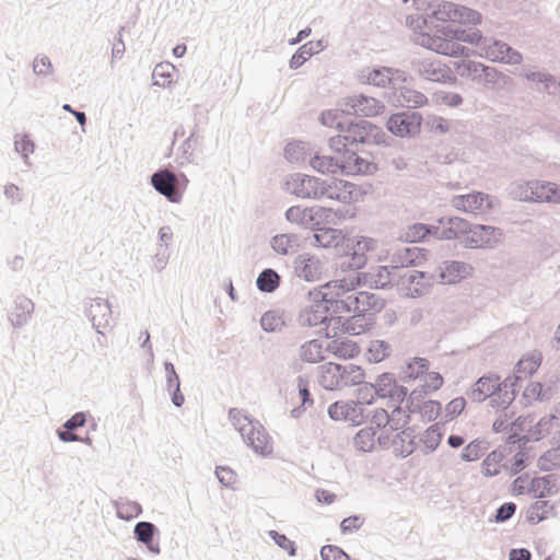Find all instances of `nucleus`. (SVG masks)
I'll use <instances>...</instances> for the list:
<instances>
[{
	"label": "nucleus",
	"mask_w": 560,
	"mask_h": 560,
	"mask_svg": "<svg viewBox=\"0 0 560 560\" xmlns=\"http://www.w3.org/2000/svg\"><path fill=\"white\" fill-rule=\"evenodd\" d=\"M559 381V377L556 376L555 381H550V384L544 388V385L539 382H532L529 383L524 392H523V398L530 402L532 400H549L553 396V385Z\"/></svg>",
	"instance_id": "obj_37"
},
{
	"label": "nucleus",
	"mask_w": 560,
	"mask_h": 560,
	"mask_svg": "<svg viewBox=\"0 0 560 560\" xmlns=\"http://www.w3.org/2000/svg\"><path fill=\"white\" fill-rule=\"evenodd\" d=\"M353 315L343 318L341 323L342 329L349 335H360L365 332L374 325V319L371 313L362 314L360 312H351Z\"/></svg>",
	"instance_id": "obj_31"
},
{
	"label": "nucleus",
	"mask_w": 560,
	"mask_h": 560,
	"mask_svg": "<svg viewBox=\"0 0 560 560\" xmlns=\"http://www.w3.org/2000/svg\"><path fill=\"white\" fill-rule=\"evenodd\" d=\"M525 78L537 84L538 90H544L549 94H557L560 91V82L556 78L547 72L542 71H528L525 73Z\"/></svg>",
	"instance_id": "obj_39"
},
{
	"label": "nucleus",
	"mask_w": 560,
	"mask_h": 560,
	"mask_svg": "<svg viewBox=\"0 0 560 560\" xmlns=\"http://www.w3.org/2000/svg\"><path fill=\"white\" fill-rule=\"evenodd\" d=\"M393 270L392 266H376L368 272H359L357 283L375 290L390 288L395 277Z\"/></svg>",
	"instance_id": "obj_20"
},
{
	"label": "nucleus",
	"mask_w": 560,
	"mask_h": 560,
	"mask_svg": "<svg viewBox=\"0 0 560 560\" xmlns=\"http://www.w3.org/2000/svg\"><path fill=\"white\" fill-rule=\"evenodd\" d=\"M351 115V112L347 109H328L320 114L319 121L327 127L336 128L339 132H343V127Z\"/></svg>",
	"instance_id": "obj_41"
},
{
	"label": "nucleus",
	"mask_w": 560,
	"mask_h": 560,
	"mask_svg": "<svg viewBox=\"0 0 560 560\" xmlns=\"http://www.w3.org/2000/svg\"><path fill=\"white\" fill-rule=\"evenodd\" d=\"M532 447L520 444V450L513 456V462L510 467V476H515L521 472L533 460L534 455L530 454Z\"/></svg>",
	"instance_id": "obj_53"
},
{
	"label": "nucleus",
	"mask_w": 560,
	"mask_h": 560,
	"mask_svg": "<svg viewBox=\"0 0 560 560\" xmlns=\"http://www.w3.org/2000/svg\"><path fill=\"white\" fill-rule=\"evenodd\" d=\"M32 70L35 75L43 78H50L55 72L50 58L44 54H38L34 58Z\"/></svg>",
	"instance_id": "obj_61"
},
{
	"label": "nucleus",
	"mask_w": 560,
	"mask_h": 560,
	"mask_svg": "<svg viewBox=\"0 0 560 560\" xmlns=\"http://www.w3.org/2000/svg\"><path fill=\"white\" fill-rule=\"evenodd\" d=\"M502 230L492 225L472 224L468 234L460 240L466 248H493L502 240Z\"/></svg>",
	"instance_id": "obj_10"
},
{
	"label": "nucleus",
	"mask_w": 560,
	"mask_h": 560,
	"mask_svg": "<svg viewBox=\"0 0 560 560\" xmlns=\"http://www.w3.org/2000/svg\"><path fill=\"white\" fill-rule=\"evenodd\" d=\"M430 368V362L425 358L416 357L412 361L406 364L404 370V380H416L422 374L427 373Z\"/></svg>",
	"instance_id": "obj_54"
},
{
	"label": "nucleus",
	"mask_w": 560,
	"mask_h": 560,
	"mask_svg": "<svg viewBox=\"0 0 560 560\" xmlns=\"http://www.w3.org/2000/svg\"><path fill=\"white\" fill-rule=\"evenodd\" d=\"M452 206L464 212L477 213L490 209L491 200L489 195L475 191L468 195L455 196L452 199Z\"/></svg>",
	"instance_id": "obj_22"
},
{
	"label": "nucleus",
	"mask_w": 560,
	"mask_h": 560,
	"mask_svg": "<svg viewBox=\"0 0 560 560\" xmlns=\"http://www.w3.org/2000/svg\"><path fill=\"white\" fill-rule=\"evenodd\" d=\"M390 351V346L384 340H372L366 351V359L370 363L383 361Z\"/></svg>",
	"instance_id": "obj_57"
},
{
	"label": "nucleus",
	"mask_w": 560,
	"mask_h": 560,
	"mask_svg": "<svg viewBox=\"0 0 560 560\" xmlns=\"http://www.w3.org/2000/svg\"><path fill=\"white\" fill-rule=\"evenodd\" d=\"M260 326L266 332H275L284 326L283 316L278 311H268L260 318Z\"/></svg>",
	"instance_id": "obj_60"
},
{
	"label": "nucleus",
	"mask_w": 560,
	"mask_h": 560,
	"mask_svg": "<svg viewBox=\"0 0 560 560\" xmlns=\"http://www.w3.org/2000/svg\"><path fill=\"white\" fill-rule=\"evenodd\" d=\"M182 182L184 184L188 182L185 174L180 173L177 175L166 168L158 170L151 175V185L153 188L171 202H178L182 199Z\"/></svg>",
	"instance_id": "obj_9"
},
{
	"label": "nucleus",
	"mask_w": 560,
	"mask_h": 560,
	"mask_svg": "<svg viewBox=\"0 0 560 560\" xmlns=\"http://www.w3.org/2000/svg\"><path fill=\"white\" fill-rule=\"evenodd\" d=\"M394 72H398V70H394L389 67H378L370 70L368 74H360L359 81L378 88H386L392 82Z\"/></svg>",
	"instance_id": "obj_36"
},
{
	"label": "nucleus",
	"mask_w": 560,
	"mask_h": 560,
	"mask_svg": "<svg viewBox=\"0 0 560 560\" xmlns=\"http://www.w3.org/2000/svg\"><path fill=\"white\" fill-rule=\"evenodd\" d=\"M160 536V529L158 526L151 522L141 521L138 522L133 527V537L135 539L143 544L147 549L154 555L161 553V547L158 541Z\"/></svg>",
	"instance_id": "obj_25"
},
{
	"label": "nucleus",
	"mask_w": 560,
	"mask_h": 560,
	"mask_svg": "<svg viewBox=\"0 0 560 560\" xmlns=\"http://www.w3.org/2000/svg\"><path fill=\"white\" fill-rule=\"evenodd\" d=\"M400 97L410 108H418L428 103V97L422 92L408 88L400 90Z\"/></svg>",
	"instance_id": "obj_63"
},
{
	"label": "nucleus",
	"mask_w": 560,
	"mask_h": 560,
	"mask_svg": "<svg viewBox=\"0 0 560 560\" xmlns=\"http://www.w3.org/2000/svg\"><path fill=\"white\" fill-rule=\"evenodd\" d=\"M313 244L323 248L339 246L343 241L341 230L322 225L313 234Z\"/></svg>",
	"instance_id": "obj_34"
},
{
	"label": "nucleus",
	"mask_w": 560,
	"mask_h": 560,
	"mask_svg": "<svg viewBox=\"0 0 560 560\" xmlns=\"http://www.w3.org/2000/svg\"><path fill=\"white\" fill-rule=\"evenodd\" d=\"M417 44L435 51L440 55L457 57L465 54L466 47L462 46L457 42L448 40L440 36H432L429 34H421L417 38Z\"/></svg>",
	"instance_id": "obj_19"
},
{
	"label": "nucleus",
	"mask_w": 560,
	"mask_h": 560,
	"mask_svg": "<svg viewBox=\"0 0 560 560\" xmlns=\"http://www.w3.org/2000/svg\"><path fill=\"white\" fill-rule=\"evenodd\" d=\"M303 320L308 326H318L326 324L330 319L325 305H322V302L312 301L311 311L306 314V317L303 316Z\"/></svg>",
	"instance_id": "obj_56"
},
{
	"label": "nucleus",
	"mask_w": 560,
	"mask_h": 560,
	"mask_svg": "<svg viewBox=\"0 0 560 560\" xmlns=\"http://www.w3.org/2000/svg\"><path fill=\"white\" fill-rule=\"evenodd\" d=\"M310 165L319 173H337L341 172V156L314 155Z\"/></svg>",
	"instance_id": "obj_42"
},
{
	"label": "nucleus",
	"mask_w": 560,
	"mask_h": 560,
	"mask_svg": "<svg viewBox=\"0 0 560 560\" xmlns=\"http://www.w3.org/2000/svg\"><path fill=\"white\" fill-rule=\"evenodd\" d=\"M335 217L336 212L331 208L317 205L312 207L292 206L285 211V219L290 223L314 232L322 225L335 223Z\"/></svg>",
	"instance_id": "obj_5"
},
{
	"label": "nucleus",
	"mask_w": 560,
	"mask_h": 560,
	"mask_svg": "<svg viewBox=\"0 0 560 560\" xmlns=\"http://www.w3.org/2000/svg\"><path fill=\"white\" fill-rule=\"evenodd\" d=\"M324 49L322 40L307 42L306 44L299 47V49L292 55L289 66L291 69H298L303 66L313 55L320 52Z\"/></svg>",
	"instance_id": "obj_38"
},
{
	"label": "nucleus",
	"mask_w": 560,
	"mask_h": 560,
	"mask_svg": "<svg viewBox=\"0 0 560 560\" xmlns=\"http://www.w3.org/2000/svg\"><path fill=\"white\" fill-rule=\"evenodd\" d=\"M346 106L351 115L361 117H375L385 109L384 103L364 94L352 95L346 98Z\"/></svg>",
	"instance_id": "obj_18"
},
{
	"label": "nucleus",
	"mask_w": 560,
	"mask_h": 560,
	"mask_svg": "<svg viewBox=\"0 0 560 560\" xmlns=\"http://www.w3.org/2000/svg\"><path fill=\"white\" fill-rule=\"evenodd\" d=\"M377 171L375 163L361 158L358 153L352 151H346L341 156V173L346 175H371Z\"/></svg>",
	"instance_id": "obj_24"
},
{
	"label": "nucleus",
	"mask_w": 560,
	"mask_h": 560,
	"mask_svg": "<svg viewBox=\"0 0 560 560\" xmlns=\"http://www.w3.org/2000/svg\"><path fill=\"white\" fill-rule=\"evenodd\" d=\"M373 384L380 398H389L393 402L401 404L408 396L407 387L398 385L393 373L380 374Z\"/></svg>",
	"instance_id": "obj_15"
},
{
	"label": "nucleus",
	"mask_w": 560,
	"mask_h": 560,
	"mask_svg": "<svg viewBox=\"0 0 560 560\" xmlns=\"http://www.w3.org/2000/svg\"><path fill=\"white\" fill-rule=\"evenodd\" d=\"M442 436L443 434L439 428V424L429 427L421 438V442L424 444L425 448L424 454L434 452L440 445Z\"/></svg>",
	"instance_id": "obj_58"
},
{
	"label": "nucleus",
	"mask_w": 560,
	"mask_h": 560,
	"mask_svg": "<svg viewBox=\"0 0 560 560\" xmlns=\"http://www.w3.org/2000/svg\"><path fill=\"white\" fill-rule=\"evenodd\" d=\"M343 128L351 147L358 144L389 145L393 141L392 137L380 126L363 118L354 119L350 116Z\"/></svg>",
	"instance_id": "obj_4"
},
{
	"label": "nucleus",
	"mask_w": 560,
	"mask_h": 560,
	"mask_svg": "<svg viewBox=\"0 0 560 560\" xmlns=\"http://www.w3.org/2000/svg\"><path fill=\"white\" fill-rule=\"evenodd\" d=\"M35 305L31 299L25 295H18L14 300V306L9 314V320L14 328L25 326L32 318Z\"/></svg>",
	"instance_id": "obj_27"
},
{
	"label": "nucleus",
	"mask_w": 560,
	"mask_h": 560,
	"mask_svg": "<svg viewBox=\"0 0 560 560\" xmlns=\"http://www.w3.org/2000/svg\"><path fill=\"white\" fill-rule=\"evenodd\" d=\"M298 241L296 234H277L270 240V246L279 255H288Z\"/></svg>",
	"instance_id": "obj_52"
},
{
	"label": "nucleus",
	"mask_w": 560,
	"mask_h": 560,
	"mask_svg": "<svg viewBox=\"0 0 560 560\" xmlns=\"http://www.w3.org/2000/svg\"><path fill=\"white\" fill-rule=\"evenodd\" d=\"M354 312L371 313L372 318L385 306V300L380 295L368 291H352Z\"/></svg>",
	"instance_id": "obj_26"
},
{
	"label": "nucleus",
	"mask_w": 560,
	"mask_h": 560,
	"mask_svg": "<svg viewBox=\"0 0 560 560\" xmlns=\"http://www.w3.org/2000/svg\"><path fill=\"white\" fill-rule=\"evenodd\" d=\"M480 56L492 62L505 65H521L523 56L520 51L512 48L509 44L494 37L485 36L479 44Z\"/></svg>",
	"instance_id": "obj_8"
},
{
	"label": "nucleus",
	"mask_w": 560,
	"mask_h": 560,
	"mask_svg": "<svg viewBox=\"0 0 560 560\" xmlns=\"http://www.w3.org/2000/svg\"><path fill=\"white\" fill-rule=\"evenodd\" d=\"M503 453L499 450L492 451L482 462V472L487 477H494L500 471L495 467L503 459Z\"/></svg>",
	"instance_id": "obj_64"
},
{
	"label": "nucleus",
	"mask_w": 560,
	"mask_h": 560,
	"mask_svg": "<svg viewBox=\"0 0 560 560\" xmlns=\"http://www.w3.org/2000/svg\"><path fill=\"white\" fill-rule=\"evenodd\" d=\"M318 382L326 390H335L341 388L340 364L328 362L318 368Z\"/></svg>",
	"instance_id": "obj_33"
},
{
	"label": "nucleus",
	"mask_w": 560,
	"mask_h": 560,
	"mask_svg": "<svg viewBox=\"0 0 560 560\" xmlns=\"http://www.w3.org/2000/svg\"><path fill=\"white\" fill-rule=\"evenodd\" d=\"M459 25H448L447 27H444L445 36L451 37L452 39H455L457 42H464L468 44L476 45L479 48V44L483 40L485 36H482L481 32L475 27H468L464 28Z\"/></svg>",
	"instance_id": "obj_32"
},
{
	"label": "nucleus",
	"mask_w": 560,
	"mask_h": 560,
	"mask_svg": "<svg viewBox=\"0 0 560 560\" xmlns=\"http://www.w3.org/2000/svg\"><path fill=\"white\" fill-rule=\"evenodd\" d=\"M340 374L341 388L360 385L365 376L362 368L352 363L340 364Z\"/></svg>",
	"instance_id": "obj_44"
},
{
	"label": "nucleus",
	"mask_w": 560,
	"mask_h": 560,
	"mask_svg": "<svg viewBox=\"0 0 560 560\" xmlns=\"http://www.w3.org/2000/svg\"><path fill=\"white\" fill-rule=\"evenodd\" d=\"M412 70L424 80L438 83H451L455 81L452 70L439 59H413Z\"/></svg>",
	"instance_id": "obj_11"
},
{
	"label": "nucleus",
	"mask_w": 560,
	"mask_h": 560,
	"mask_svg": "<svg viewBox=\"0 0 560 560\" xmlns=\"http://www.w3.org/2000/svg\"><path fill=\"white\" fill-rule=\"evenodd\" d=\"M474 267L465 261L444 260L433 272L435 282L455 284L472 275Z\"/></svg>",
	"instance_id": "obj_13"
},
{
	"label": "nucleus",
	"mask_w": 560,
	"mask_h": 560,
	"mask_svg": "<svg viewBox=\"0 0 560 560\" xmlns=\"http://www.w3.org/2000/svg\"><path fill=\"white\" fill-rule=\"evenodd\" d=\"M328 416L331 420L349 421L351 425L358 427L364 421V408L353 400L342 401L338 400L328 407Z\"/></svg>",
	"instance_id": "obj_16"
},
{
	"label": "nucleus",
	"mask_w": 560,
	"mask_h": 560,
	"mask_svg": "<svg viewBox=\"0 0 560 560\" xmlns=\"http://www.w3.org/2000/svg\"><path fill=\"white\" fill-rule=\"evenodd\" d=\"M281 284V276L272 268L264 269L256 279V287L262 293H273Z\"/></svg>",
	"instance_id": "obj_40"
},
{
	"label": "nucleus",
	"mask_w": 560,
	"mask_h": 560,
	"mask_svg": "<svg viewBox=\"0 0 560 560\" xmlns=\"http://www.w3.org/2000/svg\"><path fill=\"white\" fill-rule=\"evenodd\" d=\"M429 254L428 249L416 246L396 248L390 255L392 269L420 265Z\"/></svg>",
	"instance_id": "obj_23"
},
{
	"label": "nucleus",
	"mask_w": 560,
	"mask_h": 560,
	"mask_svg": "<svg viewBox=\"0 0 560 560\" xmlns=\"http://www.w3.org/2000/svg\"><path fill=\"white\" fill-rule=\"evenodd\" d=\"M555 510L549 501L538 500L530 505L527 521L530 524H538L547 518V514Z\"/></svg>",
	"instance_id": "obj_55"
},
{
	"label": "nucleus",
	"mask_w": 560,
	"mask_h": 560,
	"mask_svg": "<svg viewBox=\"0 0 560 560\" xmlns=\"http://www.w3.org/2000/svg\"><path fill=\"white\" fill-rule=\"evenodd\" d=\"M535 202L560 203V185L551 182L535 180Z\"/></svg>",
	"instance_id": "obj_35"
},
{
	"label": "nucleus",
	"mask_w": 560,
	"mask_h": 560,
	"mask_svg": "<svg viewBox=\"0 0 560 560\" xmlns=\"http://www.w3.org/2000/svg\"><path fill=\"white\" fill-rule=\"evenodd\" d=\"M433 282V273L411 270L400 276L399 290L405 296L418 298L424 295Z\"/></svg>",
	"instance_id": "obj_12"
},
{
	"label": "nucleus",
	"mask_w": 560,
	"mask_h": 560,
	"mask_svg": "<svg viewBox=\"0 0 560 560\" xmlns=\"http://www.w3.org/2000/svg\"><path fill=\"white\" fill-rule=\"evenodd\" d=\"M436 232L435 225L425 223L409 224L398 232V240L402 243H420Z\"/></svg>",
	"instance_id": "obj_29"
},
{
	"label": "nucleus",
	"mask_w": 560,
	"mask_h": 560,
	"mask_svg": "<svg viewBox=\"0 0 560 560\" xmlns=\"http://www.w3.org/2000/svg\"><path fill=\"white\" fill-rule=\"evenodd\" d=\"M300 358L303 362L317 363L324 360L322 354V343L313 339L303 343L300 348Z\"/></svg>",
	"instance_id": "obj_51"
},
{
	"label": "nucleus",
	"mask_w": 560,
	"mask_h": 560,
	"mask_svg": "<svg viewBox=\"0 0 560 560\" xmlns=\"http://www.w3.org/2000/svg\"><path fill=\"white\" fill-rule=\"evenodd\" d=\"M83 304L85 316L96 332L103 336L101 329L109 326L113 314L109 302L103 298H94L85 299Z\"/></svg>",
	"instance_id": "obj_14"
},
{
	"label": "nucleus",
	"mask_w": 560,
	"mask_h": 560,
	"mask_svg": "<svg viewBox=\"0 0 560 560\" xmlns=\"http://www.w3.org/2000/svg\"><path fill=\"white\" fill-rule=\"evenodd\" d=\"M534 183L535 180L513 183L509 187V195L515 200L535 202Z\"/></svg>",
	"instance_id": "obj_49"
},
{
	"label": "nucleus",
	"mask_w": 560,
	"mask_h": 560,
	"mask_svg": "<svg viewBox=\"0 0 560 560\" xmlns=\"http://www.w3.org/2000/svg\"><path fill=\"white\" fill-rule=\"evenodd\" d=\"M557 413H550L548 417H542L534 427H530L527 435L529 441H540L544 436L550 433L551 429L557 425Z\"/></svg>",
	"instance_id": "obj_46"
},
{
	"label": "nucleus",
	"mask_w": 560,
	"mask_h": 560,
	"mask_svg": "<svg viewBox=\"0 0 560 560\" xmlns=\"http://www.w3.org/2000/svg\"><path fill=\"white\" fill-rule=\"evenodd\" d=\"M166 388L171 394L172 402L175 407H182L185 397L180 392V380L178 374L166 375Z\"/></svg>",
	"instance_id": "obj_62"
},
{
	"label": "nucleus",
	"mask_w": 560,
	"mask_h": 560,
	"mask_svg": "<svg viewBox=\"0 0 560 560\" xmlns=\"http://www.w3.org/2000/svg\"><path fill=\"white\" fill-rule=\"evenodd\" d=\"M293 267L295 276L307 282L318 280L323 271V264L320 259L308 253L298 255L294 258Z\"/></svg>",
	"instance_id": "obj_21"
},
{
	"label": "nucleus",
	"mask_w": 560,
	"mask_h": 560,
	"mask_svg": "<svg viewBox=\"0 0 560 560\" xmlns=\"http://www.w3.org/2000/svg\"><path fill=\"white\" fill-rule=\"evenodd\" d=\"M458 70L462 77H467L477 83H481L485 65L478 61L464 60L462 65L458 66Z\"/></svg>",
	"instance_id": "obj_59"
},
{
	"label": "nucleus",
	"mask_w": 560,
	"mask_h": 560,
	"mask_svg": "<svg viewBox=\"0 0 560 560\" xmlns=\"http://www.w3.org/2000/svg\"><path fill=\"white\" fill-rule=\"evenodd\" d=\"M498 375H483L478 378V381L475 383L472 389L468 395L474 401L482 402L498 390Z\"/></svg>",
	"instance_id": "obj_30"
},
{
	"label": "nucleus",
	"mask_w": 560,
	"mask_h": 560,
	"mask_svg": "<svg viewBox=\"0 0 560 560\" xmlns=\"http://www.w3.org/2000/svg\"><path fill=\"white\" fill-rule=\"evenodd\" d=\"M324 179L302 173L289 175L283 184L287 192L302 199L323 198Z\"/></svg>",
	"instance_id": "obj_6"
},
{
	"label": "nucleus",
	"mask_w": 560,
	"mask_h": 560,
	"mask_svg": "<svg viewBox=\"0 0 560 560\" xmlns=\"http://www.w3.org/2000/svg\"><path fill=\"white\" fill-rule=\"evenodd\" d=\"M422 115L416 110H401L392 114L386 120V129L399 138H413L421 131Z\"/></svg>",
	"instance_id": "obj_7"
},
{
	"label": "nucleus",
	"mask_w": 560,
	"mask_h": 560,
	"mask_svg": "<svg viewBox=\"0 0 560 560\" xmlns=\"http://www.w3.org/2000/svg\"><path fill=\"white\" fill-rule=\"evenodd\" d=\"M328 350L340 359H351L360 352L359 346L352 340H334L329 343Z\"/></svg>",
	"instance_id": "obj_50"
},
{
	"label": "nucleus",
	"mask_w": 560,
	"mask_h": 560,
	"mask_svg": "<svg viewBox=\"0 0 560 560\" xmlns=\"http://www.w3.org/2000/svg\"><path fill=\"white\" fill-rule=\"evenodd\" d=\"M412 432L413 431L411 429L402 430L392 440L395 451L398 452L402 457L411 455L416 450L415 436Z\"/></svg>",
	"instance_id": "obj_43"
},
{
	"label": "nucleus",
	"mask_w": 560,
	"mask_h": 560,
	"mask_svg": "<svg viewBox=\"0 0 560 560\" xmlns=\"http://www.w3.org/2000/svg\"><path fill=\"white\" fill-rule=\"evenodd\" d=\"M424 16L423 20L428 23L429 20H436L441 22H451L454 24H472L476 25L481 21V14L467 7L444 0H423Z\"/></svg>",
	"instance_id": "obj_2"
},
{
	"label": "nucleus",
	"mask_w": 560,
	"mask_h": 560,
	"mask_svg": "<svg viewBox=\"0 0 560 560\" xmlns=\"http://www.w3.org/2000/svg\"><path fill=\"white\" fill-rule=\"evenodd\" d=\"M558 479L559 476L556 474L533 478L527 491L532 492L534 498L537 499L557 494L559 492Z\"/></svg>",
	"instance_id": "obj_28"
},
{
	"label": "nucleus",
	"mask_w": 560,
	"mask_h": 560,
	"mask_svg": "<svg viewBox=\"0 0 560 560\" xmlns=\"http://www.w3.org/2000/svg\"><path fill=\"white\" fill-rule=\"evenodd\" d=\"M323 187V198L325 197L345 205L351 203L359 194L357 185L343 179L331 178L330 180H324Z\"/></svg>",
	"instance_id": "obj_17"
},
{
	"label": "nucleus",
	"mask_w": 560,
	"mask_h": 560,
	"mask_svg": "<svg viewBox=\"0 0 560 560\" xmlns=\"http://www.w3.org/2000/svg\"><path fill=\"white\" fill-rule=\"evenodd\" d=\"M376 431L373 427H365L357 432L353 438L354 447L363 453L372 452L375 445Z\"/></svg>",
	"instance_id": "obj_48"
},
{
	"label": "nucleus",
	"mask_w": 560,
	"mask_h": 560,
	"mask_svg": "<svg viewBox=\"0 0 560 560\" xmlns=\"http://www.w3.org/2000/svg\"><path fill=\"white\" fill-rule=\"evenodd\" d=\"M551 444L553 446L541 454L537 460V467L541 471H550L560 468V443H555L551 440Z\"/></svg>",
	"instance_id": "obj_47"
},
{
	"label": "nucleus",
	"mask_w": 560,
	"mask_h": 560,
	"mask_svg": "<svg viewBox=\"0 0 560 560\" xmlns=\"http://www.w3.org/2000/svg\"><path fill=\"white\" fill-rule=\"evenodd\" d=\"M229 419L240 432L246 445L252 447L257 454L267 455L272 452L268 433L259 421L250 418L237 408L229 410Z\"/></svg>",
	"instance_id": "obj_3"
},
{
	"label": "nucleus",
	"mask_w": 560,
	"mask_h": 560,
	"mask_svg": "<svg viewBox=\"0 0 560 560\" xmlns=\"http://www.w3.org/2000/svg\"><path fill=\"white\" fill-rule=\"evenodd\" d=\"M310 300L322 302L325 305L329 319L338 318L341 323V314L354 312V301L352 290L347 287L346 280L327 282L319 289L308 292Z\"/></svg>",
	"instance_id": "obj_1"
},
{
	"label": "nucleus",
	"mask_w": 560,
	"mask_h": 560,
	"mask_svg": "<svg viewBox=\"0 0 560 560\" xmlns=\"http://www.w3.org/2000/svg\"><path fill=\"white\" fill-rule=\"evenodd\" d=\"M117 517L124 521H130L142 514V506L136 501L119 498L114 502Z\"/></svg>",
	"instance_id": "obj_45"
}]
</instances>
